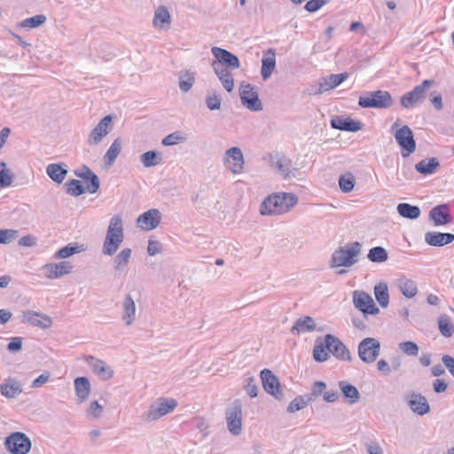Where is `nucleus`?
<instances>
[{
	"label": "nucleus",
	"mask_w": 454,
	"mask_h": 454,
	"mask_svg": "<svg viewBox=\"0 0 454 454\" xmlns=\"http://www.w3.org/2000/svg\"><path fill=\"white\" fill-rule=\"evenodd\" d=\"M329 353L339 360L350 361V352L345 344L336 336L326 334L324 338H317L313 348V357L317 362L322 363L329 358Z\"/></svg>",
	"instance_id": "nucleus-1"
},
{
	"label": "nucleus",
	"mask_w": 454,
	"mask_h": 454,
	"mask_svg": "<svg viewBox=\"0 0 454 454\" xmlns=\"http://www.w3.org/2000/svg\"><path fill=\"white\" fill-rule=\"evenodd\" d=\"M297 197L292 193H273L269 195L260 206L262 215H278L290 211L297 204Z\"/></svg>",
	"instance_id": "nucleus-2"
},
{
	"label": "nucleus",
	"mask_w": 454,
	"mask_h": 454,
	"mask_svg": "<svg viewBox=\"0 0 454 454\" xmlns=\"http://www.w3.org/2000/svg\"><path fill=\"white\" fill-rule=\"evenodd\" d=\"M361 252V244L354 242L335 250L331 257L330 265L332 268L351 267L358 261Z\"/></svg>",
	"instance_id": "nucleus-3"
},
{
	"label": "nucleus",
	"mask_w": 454,
	"mask_h": 454,
	"mask_svg": "<svg viewBox=\"0 0 454 454\" xmlns=\"http://www.w3.org/2000/svg\"><path fill=\"white\" fill-rule=\"evenodd\" d=\"M392 104L391 94L381 90L368 92L365 96H360L358 99V106L362 108L387 109Z\"/></svg>",
	"instance_id": "nucleus-4"
},
{
	"label": "nucleus",
	"mask_w": 454,
	"mask_h": 454,
	"mask_svg": "<svg viewBox=\"0 0 454 454\" xmlns=\"http://www.w3.org/2000/svg\"><path fill=\"white\" fill-rule=\"evenodd\" d=\"M176 406V399L160 397L149 406L143 417L148 422L154 421L173 411Z\"/></svg>",
	"instance_id": "nucleus-5"
},
{
	"label": "nucleus",
	"mask_w": 454,
	"mask_h": 454,
	"mask_svg": "<svg viewBox=\"0 0 454 454\" xmlns=\"http://www.w3.org/2000/svg\"><path fill=\"white\" fill-rule=\"evenodd\" d=\"M397 126V123H394L391 127V130L394 132L396 143L402 149V156L408 157L416 150V141L414 139L413 132L407 125L395 130Z\"/></svg>",
	"instance_id": "nucleus-6"
},
{
	"label": "nucleus",
	"mask_w": 454,
	"mask_h": 454,
	"mask_svg": "<svg viewBox=\"0 0 454 454\" xmlns=\"http://www.w3.org/2000/svg\"><path fill=\"white\" fill-rule=\"evenodd\" d=\"M4 445L12 454H27L32 443L26 434L14 432L5 438Z\"/></svg>",
	"instance_id": "nucleus-7"
},
{
	"label": "nucleus",
	"mask_w": 454,
	"mask_h": 454,
	"mask_svg": "<svg viewBox=\"0 0 454 454\" xmlns=\"http://www.w3.org/2000/svg\"><path fill=\"white\" fill-rule=\"evenodd\" d=\"M434 83V80H424L421 84L417 85L412 90L403 94L400 103L404 108H412L426 98V90Z\"/></svg>",
	"instance_id": "nucleus-8"
},
{
	"label": "nucleus",
	"mask_w": 454,
	"mask_h": 454,
	"mask_svg": "<svg viewBox=\"0 0 454 454\" xmlns=\"http://www.w3.org/2000/svg\"><path fill=\"white\" fill-rule=\"evenodd\" d=\"M225 417L228 430L233 435H239L242 431V405L239 400H235L226 409Z\"/></svg>",
	"instance_id": "nucleus-9"
},
{
	"label": "nucleus",
	"mask_w": 454,
	"mask_h": 454,
	"mask_svg": "<svg viewBox=\"0 0 454 454\" xmlns=\"http://www.w3.org/2000/svg\"><path fill=\"white\" fill-rule=\"evenodd\" d=\"M357 352L363 362L372 364L380 356V343L375 338H365L359 343Z\"/></svg>",
	"instance_id": "nucleus-10"
},
{
	"label": "nucleus",
	"mask_w": 454,
	"mask_h": 454,
	"mask_svg": "<svg viewBox=\"0 0 454 454\" xmlns=\"http://www.w3.org/2000/svg\"><path fill=\"white\" fill-rule=\"evenodd\" d=\"M239 96L242 105L248 110L253 112L262 110V103L259 98L257 90L252 84H241Z\"/></svg>",
	"instance_id": "nucleus-11"
},
{
	"label": "nucleus",
	"mask_w": 454,
	"mask_h": 454,
	"mask_svg": "<svg viewBox=\"0 0 454 454\" xmlns=\"http://www.w3.org/2000/svg\"><path fill=\"white\" fill-rule=\"evenodd\" d=\"M262 387L264 390L280 401L284 398L283 388L278 379L269 369H263L260 372Z\"/></svg>",
	"instance_id": "nucleus-12"
},
{
	"label": "nucleus",
	"mask_w": 454,
	"mask_h": 454,
	"mask_svg": "<svg viewBox=\"0 0 454 454\" xmlns=\"http://www.w3.org/2000/svg\"><path fill=\"white\" fill-rule=\"evenodd\" d=\"M353 303L364 314L377 315L380 312L372 296L364 292L355 291L353 293Z\"/></svg>",
	"instance_id": "nucleus-13"
},
{
	"label": "nucleus",
	"mask_w": 454,
	"mask_h": 454,
	"mask_svg": "<svg viewBox=\"0 0 454 454\" xmlns=\"http://www.w3.org/2000/svg\"><path fill=\"white\" fill-rule=\"evenodd\" d=\"M223 162L233 174L240 173L244 168V156L240 148L231 147L223 156Z\"/></svg>",
	"instance_id": "nucleus-14"
},
{
	"label": "nucleus",
	"mask_w": 454,
	"mask_h": 454,
	"mask_svg": "<svg viewBox=\"0 0 454 454\" xmlns=\"http://www.w3.org/2000/svg\"><path fill=\"white\" fill-rule=\"evenodd\" d=\"M211 51L213 56L215 58V61H216L217 64L222 65V67L231 70L239 69L240 67V61L239 58L231 51L216 46L213 47Z\"/></svg>",
	"instance_id": "nucleus-15"
},
{
	"label": "nucleus",
	"mask_w": 454,
	"mask_h": 454,
	"mask_svg": "<svg viewBox=\"0 0 454 454\" xmlns=\"http://www.w3.org/2000/svg\"><path fill=\"white\" fill-rule=\"evenodd\" d=\"M161 220V213L156 208H152L141 214L137 219V227L149 231L158 227Z\"/></svg>",
	"instance_id": "nucleus-16"
},
{
	"label": "nucleus",
	"mask_w": 454,
	"mask_h": 454,
	"mask_svg": "<svg viewBox=\"0 0 454 454\" xmlns=\"http://www.w3.org/2000/svg\"><path fill=\"white\" fill-rule=\"evenodd\" d=\"M113 119V115L108 114L98 122L89 136L90 145H98L111 131Z\"/></svg>",
	"instance_id": "nucleus-17"
},
{
	"label": "nucleus",
	"mask_w": 454,
	"mask_h": 454,
	"mask_svg": "<svg viewBox=\"0 0 454 454\" xmlns=\"http://www.w3.org/2000/svg\"><path fill=\"white\" fill-rule=\"evenodd\" d=\"M72 270V263L67 261H62L58 263H47L42 268L44 277L48 279L59 278L69 274Z\"/></svg>",
	"instance_id": "nucleus-18"
},
{
	"label": "nucleus",
	"mask_w": 454,
	"mask_h": 454,
	"mask_svg": "<svg viewBox=\"0 0 454 454\" xmlns=\"http://www.w3.org/2000/svg\"><path fill=\"white\" fill-rule=\"evenodd\" d=\"M22 322L43 330L49 329L52 325V320L48 315L34 310L23 311Z\"/></svg>",
	"instance_id": "nucleus-19"
},
{
	"label": "nucleus",
	"mask_w": 454,
	"mask_h": 454,
	"mask_svg": "<svg viewBox=\"0 0 454 454\" xmlns=\"http://www.w3.org/2000/svg\"><path fill=\"white\" fill-rule=\"evenodd\" d=\"M348 77V73L333 74L320 80L318 87L313 91L314 94H322L333 90L342 83Z\"/></svg>",
	"instance_id": "nucleus-20"
},
{
	"label": "nucleus",
	"mask_w": 454,
	"mask_h": 454,
	"mask_svg": "<svg viewBox=\"0 0 454 454\" xmlns=\"http://www.w3.org/2000/svg\"><path fill=\"white\" fill-rule=\"evenodd\" d=\"M429 219L435 226L445 225L452 221L450 209L448 204H441L434 207L429 212Z\"/></svg>",
	"instance_id": "nucleus-21"
},
{
	"label": "nucleus",
	"mask_w": 454,
	"mask_h": 454,
	"mask_svg": "<svg viewBox=\"0 0 454 454\" xmlns=\"http://www.w3.org/2000/svg\"><path fill=\"white\" fill-rule=\"evenodd\" d=\"M74 175L84 182L90 180V183H87V191L89 192L95 193L99 189L100 183L98 176L87 166L84 165L81 168L75 169Z\"/></svg>",
	"instance_id": "nucleus-22"
},
{
	"label": "nucleus",
	"mask_w": 454,
	"mask_h": 454,
	"mask_svg": "<svg viewBox=\"0 0 454 454\" xmlns=\"http://www.w3.org/2000/svg\"><path fill=\"white\" fill-rule=\"evenodd\" d=\"M331 127L339 130L356 132L362 129L363 123L350 118L336 116L331 120Z\"/></svg>",
	"instance_id": "nucleus-23"
},
{
	"label": "nucleus",
	"mask_w": 454,
	"mask_h": 454,
	"mask_svg": "<svg viewBox=\"0 0 454 454\" xmlns=\"http://www.w3.org/2000/svg\"><path fill=\"white\" fill-rule=\"evenodd\" d=\"M211 65L223 87L228 92H231L234 88V79L231 71L226 67H222V65L217 64L216 61H213Z\"/></svg>",
	"instance_id": "nucleus-24"
},
{
	"label": "nucleus",
	"mask_w": 454,
	"mask_h": 454,
	"mask_svg": "<svg viewBox=\"0 0 454 454\" xmlns=\"http://www.w3.org/2000/svg\"><path fill=\"white\" fill-rule=\"evenodd\" d=\"M454 240V234L439 231H427L425 233V242L431 247H442Z\"/></svg>",
	"instance_id": "nucleus-25"
},
{
	"label": "nucleus",
	"mask_w": 454,
	"mask_h": 454,
	"mask_svg": "<svg viewBox=\"0 0 454 454\" xmlns=\"http://www.w3.org/2000/svg\"><path fill=\"white\" fill-rule=\"evenodd\" d=\"M276 67V53L272 49L263 52L262 58L261 75L263 81H267Z\"/></svg>",
	"instance_id": "nucleus-26"
},
{
	"label": "nucleus",
	"mask_w": 454,
	"mask_h": 454,
	"mask_svg": "<svg viewBox=\"0 0 454 454\" xmlns=\"http://www.w3.org/2000/svg\"><path fill=\"white\" fill-rule=\"evenodd\" d=\"M411 410L418 415H425L429 412L430 406L426 397L420 394H412L408 401Z\"/></svg>",
	"instance_id": "nucleus-27"
},
{
	"label": "nucleus",
	"mask_w": 454,
	"mask_h": 454,
	"mask_svg": "<svg viewBox=\"0 0 454 454\" xmlns=\"http://www.w3.org/2000/svg\"><path fill=\"white\" fill-rule=\"evenodd\" d=\"M121 319L126 325H131L136 319V304L130 294H127L122 302Z\"/></svg>",
	"instance_id": "nucleus-28"
},
{
	"label": "nucleus",
	"mask_w": 454,
	"mask_h": 454,
	"mask_svg": "<svg viewBox=\"0 0 454 454\" xmlns=\"http://www.w3.org/2000/svg\"><path fill=\"white\" fill-rule=\"evenodd\" d=\"M87 361L93 372L100 379L108 380L112 377L113 372L104 361L96 359L93 356L88 357Z\"/></svg>",
	"instance_id": "nucleus-29"
},
{
	"label": "nucleus",
	"mask_w": 454,
	"mask_h": 454,
	"mask_svg": "<svg viewBox=\"0 0 454 454\" xmlns=\"http://www.w3.org/2000/svg\"><path fill=\"white\" fill-rule=\"evenodd\" d=\"M78 403L85 402L90 393V382L86 377H78L74 381Z\"/></svg>",
	"instance_id": "nucleus-30"
},
{
	"label": "nucleus",
	"mask_w": 454,
	"mask_h": 454,
	"mask_svg": "<svg viewBox=\"0 0 454 454\" xmlns=\"http://www.w3.org/2000/svg\"><path fill=\"white\" fill-rule=\"evenodd\" d=\"M316 329V323L313 317L309 316L298 318L294 325L292 326L290 332L294 335H298L301 333H311Z\"/></svg>",
	"instance_id": "nucleus-31"
},
{
	"label": "nucleus",
	"mask_w": 454,
	"mask_h": 454,
	"mask_svg": "<svg viewBox=\"0 0 454 454\" xmlns=\"http://www.w3.org/2000/svg\"><path fill=\"white\" fill-rule=\"evenodd\" d=\"M0 392L6 398H15L22 392V387L16 380L8 378L0 385Z\"/></svg>",
	"instance_id": "nucleus-32"
},
{
	"label": "nucleus",
	"mask_w": 454,
	"mask_h": 454,
	"mask_svg": "<svg viewBox=\"0 0 454 454\" xmlns=\"http://www.w3.org/2000/svg\"><path fill=\"white\" fill-rule=\"evenodd\" d=\"M171 16L165 6H160L154 12L153 26L160 29H168L170 26Z\"/></svg>",
	"instance_id": "nucleus-33"
},
{
	"label": "nucleus",
	"mask_w": 454,
	"mask_h": 454,
	"mask_svg": "<svg viewBox=\"0 0 454 454\" xmlns=\"http://www.w3.org/2000/svg\"><path fill=\"white\" fill-rule=\"evenodd\" d=\"M338 386L343 396L349 403L354 404L359 401L360 394L355 386L345 380L339 381Z\"/></svg>",
	"instance_id": "nucleus-34"
},
{
	"label": "nucleus",
	"mask_w": 454,
	"mask_h": 454,
	"mask_svg": "<svg viewBox=\"0 0 454 454\" xmlns=\"http://www.w3.org/2000/svg\"><path fill=\"white\" fill-rule=\"evenodd\" d=\"M87 250V247L84 244L77 242L69 243L64 247L60 248L54 255L57 259H65L72 256L73 254H79Z\"/></svg>",
	"instance_id": "nucleus-35"
},
{
	"label": "nucleus",
	"mask_w": 454,
	"mask_h": 454,
	"mask_svg": "<svg viewBox=\"0 0 454 454\" xmlns=\"http://www.w3.org/2000/svg\"><path fill=\"white\" fill-rule=\"evenodd\" d=\"M275 168L285 178H288L290 176H294L297 169H292V162L291 160L285 157H278L274 161Z\"/></svg>",
	"instance_id": "nucleus-36"
},
{
	"label": "nucleus",
	"mask_w": 454,
	"mask_h": 454,
	"mask_svg": "<svg viewBox=\"0 0 454 454\" xmlns=\"http://www.w3.org/2000/svg\"><path fill=\"white\" fill-rule=\"evenodd\" d=\"M398 214L406 219L415 220L420 215V208L418 206L411 205L409 203H399L396 207Z\"/></svg>",
	"instance_id": "nucleus-37"
},
{
	"label": "nucleus",
	"mask_w": 454,
	"mask_h": 454,
	"mask_svg": "<svg viewBox=\"0 0 454 454\" xmlns=\"http://www.w3.org/2000/svg\"><path fill=\"white\" fill-rule=\"evenodd\" d=\"M46 173L51 180L57 184H61L67 175V169L60 164L51 163L47 166Z\"/></svg>",
	"instance_id": "nucleus-38"
},
{
	"label": "nucleus",
	"mask_w": 454,
	"mask_h": 454,
	"mask_svg": "<svg viewBox=\"0 0 454 454\" xmlns=\"http://www.w3.org/2000/svg\"><path fill=\"white\" fill-rule=\"evenodd\" d=\"M439 166V160L436 158H431L429 160H422L418 162L415 165V169L422 175H431L435 172Z\"/></svg>",
	"instance_id": "nucleus-39"
},
{
	"label": "nucleus",
	"mask_w": 454,
	"mask_h": 454,
	"mask_svg": "<svg viewBox=\"0 0 454 454\" xmlns=\"http://www.w3.org/2000/svg\"><path fill=\"white\" fill-rule=\"evenodd\" d=\"M398 288L407 298L414 297L418 293L416 283L411 279L401 278L398 280Z\"/></svg>",
	"instance_id": "nucleus-40"
},
{
	"label": "nucleus",
	"mask_w": 454,
	"mask_h": 454,
	"mask_svg": "<svg viewBox=\"0 0 454 454\" xmlns=\"http://www.w3.org/2000/svg\"><path fill=\"white\" fill-rule=\"evenodd\" d=\"M374 295L382 308H386L389 303V294L387 284L380 283L374 286Z\"/></svg>",
	"instance_id": "nucleus-41"
},
{
	"label": "nucleus",
	"mask_w": 454,
	"mask_h": 454,
	"mask_svg": "<svg viewBox=\"0 0 454 454\" xmlns=\"http://www.w3.org/2000/svg\"><path fill=\"white\" fill-rule=\"evenodd\" d=\"M439 331L442 336L450 338L454 333V325L447 315H441L438 318Z\"/></svg>",
	"instance_id": "nucleus-42"
},
{
	"label": "nucleus",
	"mask_w": 454,
	"mask_h": 454,
	"mask_svg": "<svg viewBox=\"0 0 454 454\" xmlns=\"http://www.w3.org/2000/svg\"><path fill=\"white\" fill-rule=\"evenodd\" d=\"M367 258L372 262H384L387 260L388 255L387 250L382 247H374L369 250Z\"/></svg>",
	"instance_id": "nucleus-43"
},
{
	"label": "nucleus",
	"mask_w": 454,
	"mask_h": 454,
	"mask_svg": "<svg viewBox=\"0 0 454 454\" xmlns=\"http://www.w3.org/2000/svg\"><path fill=\"white\" fill-rule=\"evenodd\" d=\"M161 161V156L155 151H148L141 155V162L145 168L157 166Z\"/></svg>",
	"instance_id": "nucleus-44"
},
{
	"label": "nucleus",
	"mask_w": 454,
	"mask_h": 454,
	"mask_svg": "<svg viewBox=\"0 0 454 454\" xmlns=\"http://www.w3.org/2000/svg\"><path fill=\"white\" fill-rule=\"evenodd\" d=\"M103 253L105 254H114V217L110 219L106 240L103 246Z\"/></svg>",
	"instance_id": "nucleus-45"
},
{
	"label": "nucleus",
	"mask_w": 454,
	"mask_h": 454,
	"mask_svg": "<svg viewBox=\"0 0 454 454\" xmlns=\"http://www.w3.org/2000/svg\"><path fill=\"white\" fill-rule=\"evenodd\" d=\"M45 21H46L45 15L38 14V15H35L33 17L23 20L20 23V26L23 28L31 29V28H35V27L42 26L43 24L45 23Z\"/></svg>",
	"instance_id": "nucleus-46"
},
{
	"label": "nucleus",
	"mask_w": 454,
	"mask_h": 454,
	"mask_svg": "<svg viewBox=\"0 0 454 454\" xmlns=\"http://www.w3.org/2000/svg\"><path fill=\"white\" fill-rule=\"evenodd\" d=\"M195 77L192 73L186 71L179 75L178 85L183 92H188L193 86Z\"/></svg>",
	"instance_id": "nucleus-47"
},
{
	"label": "nucleus",
	"mask_w": 454,
	"mask_h": 454,
	"mask_svg": "<svg viewBox=\"0 0 454 454\" xmlns=\"http://www.w3.org/2000/svg\"><path fill=\"white\" fill-rule=\"evenodd\" d=\"M339 186L343 192H349L355 186V176L353 174L348 172L341 175L339 178Z\"/></svg>",
	"instance_id": "nucleus-48"
},
{
	"label": "nucleus",
	"mask_w": 454,
	"mask_h": 454,
	"mask_svg": "<svg viewBox=\"0 0 454 454\" xmlns=\"http://www.w3.org/2000/svg\"><path fill=\"white\" fill-rule=\"evenodd\" d=\"M67 193L77 197L83 194L86 191L82 182L77 179H72L66 183Z\"/></svg>",
	"instance_id": "nucleus-49"
},
{
	"label": "nucleus",
	"mask_w": 454,
	"mask_h": 454,
	"mask_svg": "<svg viewBox=\"0 0 454 454\" xmlns=\"http://www.w3.org/2000/svg\"><path fill=\"white\" fill-rule=\"evenodd\" d=\"M187 139L186 136L182 131H176L166 136L161 143L165 146H171L184 142Z\"/></svg>",
	"instance_id": "nucleus-50"
},
{
	"label": "nucleus",
	"mask_w": 454,
	"mask_h": 454,
	"mask_svg": "<svg viewBox=\"0 0 454 454\" xmlns=\"http://www.w3.org/2000/svg\"><path fill=\"white\" fill-rule=\"evenodd\" d=\"M311 401V397H306L302 395H299L295 397L287 406L286 411L289 413H294L295 411H298L303 408H305L309 402Z\"/></svg>",
	"instance_id": "nucleus-51"
},
{
	"label": "nucleus",
	"mask_w": 454,
	"mask_h": 454,
	"mask_svg": "<svg viewBox=\"0 0 454 454\" xmlns=\"http://www.w3.org/2000/svg\"><path fill=\"white\" fill-rule=\"evenodd\" d=\"M131 257V249L124 248L115 256V269L122 270L124 269Z\"/></svg>",
	"instance_id": "nucleus-52"
},
{
	"label": "nucleus",
	"mask_w": 454,
	"mask_h": 454,
	"mask_svg": "<svg viewBox=\"0 0 454 454\" xmlns=\"http://www.w3.org/2000/svg\"><path fill=\"white\" fill-rule=\"evenodd\" d=\"M205 103L207 107L211 110H219L221 108L222 98L217 92L209 93L207 95Z\"/></svg>",
	"instance_id": "nucleus-53"
},
{
	"label": "nucleus",
	"mask_w": 454,
	"mask_h": 454,
	"mask_svg": "<svg viewBox=\"0 0 454 454\" xmlns=\"http://www.w3.org/2000/svg\"><path fill=\"white\" fill-rule=\"evenodd\" d=\"M399 348L408 356H417L419 354V346L413 341H403L399 343Z\"/></svg>",
	"instance_id": "nucleus-54"
},
{
	"label": "nucleus",
	"mask_w": 454,
	"mask_h": 454,
	"mask_svg": "<svg viewBox=\"0 0 454 454\" xmlns=\"http://www.w3.org/2000/svg\"><path fill=\"white\" fill-rule=\"evenodd\" d=\"M18 231L12 229L0 230V244H9L17 238Z\"/></svg>",
	"instance_id": "nucleus-55"
},
{
	"label": "nucleus",
	"mask_w": 454,
	"mask_h": 454,
	"mask_svg": "<svg viewBox=\"0 0 454 454\" xmlns=\"http://www.w3.org/2000/svg\"><path fill=\"white\" fill-rule=\"evenodd\" d=\"M245 388V391L246 393L250 396V397H255L257 396V394H258V387H257V383H256V380L254 377H249L247 378V383L244 387Z\"/></svg>",
	"instance_id": "nucleus-56"
},
{
	"label": "nucleus",
	"mask_w": 454,
	"mask_h": 454,
	"mask_svg": "<svg viewBox=\"0 0 454 454\" xmlns=\"http://www.w3.org/2000/svg\"><path fill=\"white\" fill-rule=\"evenodd\" d=\"M102 412L103 406L100 405L98 401L91 402L89 408L87 409V415L91 416L94 419L99 418Z\"/></svg>",
	"instance_id": "nucleus-57"
},
{
	"label": "nucleus",
	"mask_w": 454,
	"mask_h": 454,
	"mask_svg": "<svg viewBox=\"0 0 454 454\" xmlns=\"http://www.w3.org/2000/svg\"><path fill=\"white\" fill-rule=\"evenodd\" d=\"M13 176L10 169L0 170V188L10 186L12 183Z\"/></svg>",
	"instance_id": "nucleus-58"
},
{
	"label": "nucleus",
	"mask_w": 454,
	"mask_h": 454,
	"mask_svg": "<svg viewBox=\"0 0 454 454\" xmlns=\"http://www.w3.org/2000/svg\"><path fill=\"white\" fill-rule=\"evenodd\" d=\"M123 240L122 223L119 217L115 216V250Z\"/></svg>",
	"instance_id": "nucleus-59"
},
{
	"label": "nucleus",
	"mask_w": 454,
	"mask_h": 454,
	"mask_svg": "<svg viewBox=\"0 0 454 454\" xmlns=\"http://www.w3.org/2000/svg\"><path fill=\"white\" fill-rule=\"evenodd\" d=\"M328 0H309L305 4L306 11L315 12L327 4Z\"/></svg>",
	"instance_id": "nucleus-60"
},
{
	"label": "nucleus",
	"mask_w": 454,
	"mask_h": 454,
	"mask_svg": "<svg viewBox=\"0 0 454 454\" xmlns=\"http://www.w3.org/2000/svg\"><path fill=\"white\" fill-rule=\"evenodd\" d=\"M326 388V384L323 381H316L311 389V395L314 397L320 396L324 395V392Z\"/></svg>",
	"instance_id": "nucleus-61"
},
{
	"label": "nucleus",
	"mask_w": 454,
	"mask_h": 454,
	"mask_svg": "<svg viewBox=\"0 0 454 454\" xmlns=\"http://www.w3.org/2000/svg\"><path fill=\"white\" fill-rule=\"evenodd\" d=\"M22 348V338L21 337H14L11 340V341L7 345V349L10 352H17Z\"/></svg>",
	"instance_id": "nucleus-62"
},
{
	"label": "nucleus",
	"mask_w": 454,
	"mask_h": 454,
	"mask_svg": "<svg viewBox=\"0 0 454 454\" xmlns=\"http://www.w3.org/2000/svg\"><path fill=\"white\" fill-rule=\"evenodd\" d=\"M161 252V245L159 241L157 240H152L150 239L149 242H148V247H147V253L150 254V255H155Z\"/></svg>",
	"instance_id": "nucleus-63"
},
{
	"label": "nucleus",
	"mask_w": 454,
	"mask_h": 454,
	"mask_svg": "<svg viewBox=\"0 0 454 454\" xmlns=\"http://www.w3.org/2000/svg\"><path fill=\"white\" fill-rule=\"evenodd\" d=\"M442 361L445 367L450 372V373L454 377V357L448 355H444L442 357Z\"/></svg>",
	"instance_id": "nucleus-64"
}]
</instances>
